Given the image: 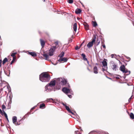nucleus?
Here are the masks:
<instances>
[{
  "label": "nucleus",
  "instance_id": "obj_19",
  "mask_svg": "<svg viewBox=\"0 0 134 134\" xmlns=\"http://www.w3.org/2000/svg\"><path fill=\"white\" fill-rule=\"evenodd\" d=\"M107 69V66H102V71L103 72L106 71Z\"/></svg>",
  "mask_w": 134,
  "mask_h": 134
},
{
  "label": "nucleus",
  "instance_id": "obj_33",
  "mask_svg": "<svg viewBox=\"0 0 134 134\" xmlns=\"http://www.w3.org/2000/svg\"><path fill=\"white\" fill-rule=\"evenodd\" d=\"M68 1L69 3H72L73 2V0H68Z\"/></svg>",
  "mask_w": 134,
  "mask_h": 134
},
{
  "label": "nucleus",
  "instance_id": "obj_21",
  "mask_svg": "<svg viewBox=\"0 0 134 134\" xmlns=\"http://www.w3.org/2000/svg\"><path fill=\"white\" fill-rule=\"evenodd\" d=\"M64 55V53L63 52H62L58 55V57L62 58L63 57Z\"/></svg>",
  "mask_w": 134,
  "mask_h": 134
},
{
  "label": "nucleus",
  "instance_id": "obj_36",
  "mask_svg": "<svg viewBox=\"0 0 134 134\" xmlns=\"http://www.w3.org/2000/svg\"><path fill=\"white\" fill-rule=\"evenodd\" d=\"M125 57H126V58H127L128 60H130V58L129 57H127L126 56Z\"/></svg>",
  "mask_w": 134,
  "mask_h": 134
},
{
  "label": "nucleus",
  "instance_id": "obj_3",
  "mask_svg": "<svg viewBox=\"0 0 134 134\" xmlns=\"http://www.w3.org/2000/svg\"><path fill=\"white\" fill-rule=\"evenodd\" d=\"M120 70L122 71L123 73H126V75H128L130 74V71L125 68L124 65H122L120 68Z\"/></svg>",
  "mask_w": 134,
  "mask_h": 134
},
{
  "label": "nucleus",
  "instance_id": "obj_24",
  "mask_svg": "<svg viewBox=\"0 0 134 134\" xmlns=\"http://www.w3.org/2000/svg\"><path fill=\"white\" fill-rule=\"evenodd\" d=\"M130 116L132 119H134V115L133 113H131L130 114Z\"/></svg>",
  "mask_w": 134,
  "mask_h": 134
},
{
  "label": "nucleus",
  "instance_id": "obj_25",
  "mask_svg": "<svg viewBox=\"0 0 134 134\" xmlns=\"http://www.w3.org/2000/svg\"><path fill=\"white\" fill-rule=\"evenodd\" d=\"M43 55L45 58V59L46 60H47L49 58V56L46 54H43Z\"/></svg>",
  "mask_w": 134,
  "mask_h": 134
},
{
  "label": "nucleus",
  "instance_id": "obj_29",
  "mask_svg": "<svg viewBox=\"0 0 134 134\" xmlns=\"http://www.w3.org/2000/svg\"><path fill=\"white\" fill-rule=\"evenodd\" d=\"M3 112H4V115L5 117V118H6L7 120L9 121V120H8V116H7V114H6V113L4 111H3Z\"/></svg>",
  "mask_w": 134,
  "mask_h": 134
},
{
  "label": "nucleus",
  "instance_id": "obj_40",
  "mask_svg": "<svg viewBox=\"0 0 134 134\" xmlns=\"http://www.w3.org/2000/svg\"><path fill=\"white\" fill-rule=\"evenodd\" d=\"M102 46L104 48V49H105V45L104 44L103 45H102Z\"/></svg>",
  "mask_w": 134,
  "mask_h": 134
},
{
  "label": "nucleus",
  "instance_id": "obj_44",
  "mask_svg": "<svg viewBox=\"0 0 134 134\" xmlns=\"http://www.w3.org/2000/svg\"><path fill=\"white\" fill-rule=\"evenodd\" d=\"M114 55L113 54H112L111 55V56L112 58H113L114 57Z\"/></svg>",
  "mask_w": 134,
  "mask_h": 134
},
{
  "label": "nucleus",
  "instance_id": "obj_11",
  "mask_svg": "<svg viewBox=\"0 0 134 134\" xmlns=\"http://www.w3.org/2000/svg\"><path fill=\"white\" fill-rule=\"evenodd\" d=\"M58 61L59 62L64 61L65 62H66L67 61V59L66 58H63L58 59Z\"/></svg>",
  "mask_w": 134,
  "mask_h": 134
},
{
  "label": "nucleus",
  "instance_id": "obj_58",
  "mask_svg": "<svg viewBox=\"0 0 134 134\" xmlns=\"http://www.w3.org/2000/svg\"><path fill=\"white\" fill-rule=\"evenodd\" d=\"M54 65H56V64H54Z\"/></svg>",
  "mask_w": 134,
  "mask_h": 134
},
{
  "label": "nucleus",
  "instance_id": "obj_20",
  "mask_svg": "<svg viewBox=\"0 0 134 134\" xmlns=\"http://www.w3.org/2000/svg\"><path fill=\"white\" fill-rule=\"evenodd\" d=\"M81 55L82 56L83 59L84 60L87 61V59L86 58V56L84 54L82 53Z\"/></svg>",
  "mask_w": 134,
  "mask_h": 134
},
{
  "label": "nucleus",
  "instance_id": "obj_22",
  "mask_svg": "<svg viewBox=\"0 0 134 134\" xmlns=\"http://www.w3.org/2000/svg\"><path fill=\"white\" fill-rule=\"evenodd\" d=\"M103 66H107V62L105 60H103L102 62Z\"/></svg>",
  "mask_w": 134,
  "mask_h": 134
},
{
  "label": "nucleus",
  "instance_id": "obj_28",
  "mask_svg": "<svg viewBox=\"0 0 134 134\" xmlns=\"http://www.w3.org/2000/svg\"><path fill=\"white\" fill-rule=\"evenodd\" d=\"M45 104L44 103H42L40 104V108H43V107H45Z\"/></svg>",
  "mask_w": 134,
  "mask_h": 134
},
{
  "label": "nucleus",
  "instance_id": "obj_43",
  "mask_svg": "<svg viewBox=\"0 0 134 134\" xmlns=\"http://www.w3.org/2000/svg\"><path fill=\"white\" fill-rule=\"evenodd\" d=\"M55 44L56 46L58 45V41L55 42Z\"/></svg>",
  "mask_w": 134,
  "mask_h": 134
},
{
  "label": "nucleus",
  "instance_id": "obj_16",
  "mask_svg": "<svg viewBox=\"0 0 134 134\" xmlns=\"http://www.w3.org/2000/svg\"><path fill=\"white\" fill-rule=\"evenodd\" d=\"M81 12V10L79 9H77L75 10V13L76 14H80Z\"/></svg>",
  "mask_w": 134,
  "mask_h": 134
},
{
  "label": "nucleus",
  "instance_id": "obj_54",
  "mask_svg": "<svg viewBox=\"0 0 134 134\" xmlns=\"http://www.w3.org/2000/svg\"><path fill=\"white\" fill-rule=\"evenodd\" d=\"M83 43L82 44H81V46H81L82 45V43Z\"/></svg>",
  "mask_w": 134,
  "mask_h": 134
},
{
  "label": "nucleus",
  "instance_id": "obj_55",
  "mask_svg": "<svg viewBox=\"0 0 134 134\" xmlns=\"http://www.w3.org/2000/svg\"><path fill=\"white\" fill-rule=\"evenodd\" d=\"M43 2H45V0H43Z\"/></svg>",
  "mask_w": 134,
  "mask_h": 134
},
{
  "label": "nucleus",
  "instance_id": "obj_6",
  "mask_svg": "<svg viewBox=\"0 0 134 134\" xmlns=\"http://www.w3.org/2000/svg\"><path fill=\"white\" fill-rule=\"evenodd\" d=\"M112 65H111V68L113 71H116L118 70V67L117 64L114 62H112L111 63Z\"/></svg>",
  "mask_w": 134,
  "mask_h": 134
},
{
  "label": "nucleus",
  "instance_id": "obj_45",
  "mask_svg": "<svg viewBox=\"0 0 134 134\" xmlns=\"http://www.w3.org/2000/svg\"><path fill=\"white\" fill-rule=\"evenodd\" d=\"M78 131H75V134H77Z\"/></svg>",
  "mask_w": 134,
  "mask_h": 134
},
{
  "label": "nucleus",
  "instance_id": "obj_56",
  "mask_svg": "<svg viewBox=\"0 0 134 134\" xmlns=\"http://www.w3.org/2000/svg\"><path fill=\"white\" fill-rule=\"evenodd\" d=\"M106 133L107 134H109L108 133V132H107V133Z\"/></svg>",
  "mask_w": 134,
  "mask_h": 134
},
{
  "label": "nucleus",
  "instance_id": "obj_52",
  "mask_svg": "<svg viewBox=\"0 0 134 134\" xmlns=\"http://www.w3.org/2000/svg\"><path fill=\"white\" fill-rule=\"evenodd\" d=\"M87 62L88 64L89 62H88V61L87 60Z\"/></svg>",
  "mask_w": 134,
  "mask_h": 134
},
{
  "label": "nucleus",
  "instance_id": "obj_15",
  "mask_svg": "<svg viewBox=\"0 0 134 134\" xmlns=\"http://www.w3.org/2000/svg\"><path fill=\"white\" fill-rule=\"evenodd\" d=\"M77 29V25L76 23H75L73 25V29L76 32Z\"/></svg>",
  "mask_w": 134,
  "mask_h": 134
},
{
  "label": "nucleus",
  "instance_id": "obj_1",
  "mask_svg": "<svg viewBox=\"0 0 134 134\" xmlns=\"http://www.w3.org/2000/svg\"><path fill=\"white\" fill-rule=\"evenodd\" d=\"M50 79L49 75L46 72L42 73L40 75V80L42 82H48Z\"/></svg>",
  "mask_w": 134,
  "mask_h": 134
},
{
  "label": "nucleus",
  "instance_id": "obj_7",
  "mask_svg": "<svg viewBox=\"0 0 134 134\" xmlns=\"http://www.w3.org/2000/svg\"><path fill=\"white\" fill-rule=\"evenodd\" d=\"M63 91L66 94H67L69 93H71L72 92L71 90L66 87H64L62 88Z\"/></svg>",
  "mask_w": 134,
  "mask_h": 134
},
{
  "label": "nucleus",
  "instance_id": "obj_13",
  "mask_svg": "<svg viewBox=\"0 0 134 134\" xmlns=\"http://www.w3.org/2000/svg\"><path fill=\"white\" fill-rule=\"evenodd\" d=\"M28 53L29 54L31 55L32 57H35L37 56L35 52H28Z\"/></svg>",
  "mask_w": 134,
  "mask_h": 134
},
{
  "label": "nucleus",
  "instance_id": "obj_30",
  "mask_svg": "<svg viewBox=\"0 0 134 134\" xmlns=\"http://www.w3.org/2000/svg\"><path fill=\"white\" fill-rule=\"evenodd\" d=\"M65 108L66 110L69 112L70 111V109L69 107L67 106H66Z\"/></svg>",
  "mask_w": 134,
  "mask_h": 134
},
{
  "label": "nucleus",
  "instance_id": "obj_34",
  "mask_svg": "<svg viewBox=\"0 0 134 134\" xmlns=\"http://www.w3.org/2000/svg\"><path fill=\"white\" fill-rule=\"evenodd\" d=\"M2 108L3 110L5 109V106L4 105H2Z\"/></svg>",
  "mask_w": 134,
  "mask_h": 134
},
{
  "label": "nucleus",
  "instance_id": "obj_42",
  "mask_svg": "<svg viewBox=\"0 0 134 134\" xmlns=\"http://www.w3.org/2000/svg\"><path fill=\"white\" fill-rule=\"evenodd\" d=\"M62 104L63 105L65 106V107L67 105H66L65 104H64L63 103H62Z\"/></svg>",
  "mask_w": 134,
  "mask_h": 134
},
{
  "label": "nucleus",
  "instance_id": "obj_4",
  "mask_svg": "<svg viewBox=\"0 0 134 134\" xmlns=\"http://www.w3.org/2000/svg\"><path fill=\"white\" fill-rule=\"evenodd\" d=\"M96 39V36L95 35H94L92 41L89 42L87 45V46L88 48H90L93 46V43L95 42Z\"/></svg>",
  "mask_w": 134,
  "mask_h": 134
},
{
  "label": "nucleus",
  "instance_id": "obj_41",
  "mask_svg": "<svg viewBox=\"0 0 134 134\" xmlns=\"http://www.w3.org/2000/svg\"><path fill=\"white\" fill-rule=\"evenodd\" d=\"M62 104L63 105L65 106V107L67 105H66L65 104H64L63 103H62Z\"/></svg>",
  "mask_w": 134,
  "mask_h": 134
},
{
  "label": "nucleus",
  "instance_id": "obj_26",
  "mask_svg": "<svg viewBox=\"0 0 134 134\" xmlns=\"http://www.w3.org/2000/svg\"><path fill=\"white\" fill-rule=\"evenodd\" d=\"M8 61V59L6 58H5L3 60V64H4L7 62Z\"/></svg>",
  "mask_w": 134,
  "mask_h": 134
},
{
  "label": "nucleus",
  "instance_id": "obj_12",
  "mask_svg": "<svg viewBox=\"0 0 134 134\" xmlns=\"http://www.w3.org/2000/svg\"><path fill=\"white\" fill-rule=\"evenodd\" d=\"M93 72L95 74H97L98 73V68L96 66H95L93 68Z\"/></svg>",
  "mask_w": 134,
  "mask_h": 134
},
{
  "label": "nucleus",
  "instance_id": "obj_17",
  "mask_svg": "<svg viewBox=\"0 0 134 134\" xmlns=\"http://www.w3.org/2000/svg\"><path fill=\"white\" fill-rule=\"evenodd\" d=\"M83 25L86 30H88L89 29V26L86 23Z\"/></svg>",
  "mask_w": 134,
  "mask_h": 134
},
{
  "label": "nucleus",
  "instance_id": "obj_18",
  "mask_svg": "<svg viewBox=\"0 0 134 134\" xmlns=\"http://www.w3.org/2000/svg\"><path fill=\"white\" fill-rule=\"evenodd\" d=\"M4 72L5 74L8 76H9V74L10 72V70H8L7 71H4Z\"/></svg>",
  "mask_w": 134,
  "mask_h": 134
},
{
  "label": "nucleus",
  "instance_id": "obj_50",
  "mask_svg": "<svg viewBox=\"0 0 134 134\" xmlns=\"http://www.w3.org/2000/svg\"><path fill=\"white\" fill-rule=\"evenodd\" d=\"M34 108V107L32 108L31 109H33Z\"/></svg>",
  "mask_w": 134,
  "mask_h": 134
},
{
  "label": "nucleus",
  "instance_id": "obj_49",
  "mask_svg": "<svg viewBox=\"0 0 134 134\" xmlns=\"http://www.w3.org/2000/svg\"><path fill=\"white\" fill-rule=\"evenodd\" d=\"M100 43V42H99L98 43V44H97V45H98V44H99Z\"/></svg>",
  "mask_w": 134,
  "mask_h": 134
},
{
  "label": "nucleus",
  "instance_id": "obj_37",
  "mask_svg": "<svg viewBox=\"0 0 134 134\" xmlns=\"http://www.w3.org/2000/svg\"><path fill=\"white\" fill-rule=\"evenodd\" d=\"M68 96L70 98H71L72 97V96L71 95L68 94Z\"/></svg>",
  "mask_w": 134,
  "mask_h": 134
},
{
  "label": "nucleus",
  "instance_id": "obj_32",
  "mask_svg": "<svg viewBox=\"0 0 134 134\" xmlns=\"http://www.w3.org/2000/svg\"><path fill=\"white\" fill-rule=\"evenodd\" d=\"M16 58H13V60L11 61V63L10 64H11V65L16 60Z\"/></svg>",
  "mask_w": 134,
  "mask_h": 134
},
{
  "label": "nucleus",
  "instance_id": "obj_47",
  "mask_svg": "<svg viewBox=\"0 0 134 134\" xmlns=\"http://www.w3.org/2000/svg\"><path fill=\"white\" fill-rule=\"evenodd\" d=\"M2 63V60L0 59V67L1 66V64Z\"/></svg>",
  "mask_w": 134,
  "mask_h": 134
},
{
  "label": "nucleus",
  "instance_id": "obj_48",
  "mask_svg": "<svg viewBox=\"0 0 134 134\" xmlns=\"http://www.w3.org/2000/svg\"><path fill=\"white\" fill-rule=\"evenodd\" d=\"M107 77V78H108L109 79H111V78H110V77Z\"/></svg>",
  "mask_w": 134,
  "mask_h": 134
},
{
  "label": "nucleus",
  "instance_id": "obj_14",
  "mask_svg": "<svg viewBox=\"0 0 134 134\" xmlns=\"http://www.w3.org/2000/svg\"><path fill=\"white\" fill-rule=\"evenodd\" d=\"M41 44L42 47H43L45 45V42L42 39H40Z\"/></svg>",
  "mask_w": 134,
  "mask_h": 134
},
{
  "label": "nucleus",
  "instance_id": "obj_38",
  "mask_svg": "<svg viewBox=\"0 0 134 134\" xmlns=\"http://www.w3.org/2000/svg\"><path fill=\"white\" fill-rule=\"evenodd\" d=\"M23 118L22 119H21L20 120H18V122L19 123H20V122L21 121V120H23Z\"/></svg>",
  "mask_w": 134,
  "mask_h": 134
},
{
  "label": "nucleus",
  "instance_id": "obj_35",
  "mask_svg": "<svg viewBox=\"0 0 134 134\" xmlns=\"http://www.w3.org/2000/svg\"><path fill=\"white\" fill-rule=\"evenodd\" d=\"M80 48V47H79L78 46H77L75 47V49L76 50H77L79 49Z\"/></svg>",
  "mask_w": 134,
  "mask_h": 134
},
{
  "label": "nucleus",
  "instance_id": "obj_23",
  "mask_svg": "<svg viewBox=\"0 0 134 134\" xmlns=\"http://www.w3.org/2000/svg\"><path fill=\"white\" fill-rule=\"evenodd\" d=\"M17 54L16 52L12 53L11 55V56L13 57V58H16L15 55Z\"/></svg>",
  "mask_w": 134,
  "mask_h": 134
},
{
  "label": "nucleus",
  "instance_id": "obj_9",
  "mask_svg": "<svg viewBox=\"0 0 134 134\" xmlns=\"http://www.w3.org/2000/svg\"><path fill=\"white\" fill-rule=\"evenodd\" d=\"M55 81L53 80L51 81L50 83L46 85V87H52V86H54L55 85Z\"/></svg>",
  "mask_w": 134,
  "mask_h": 134
},
{
  "label": "nucleus",
  "instance_id": "obj_5",
  "mask_svg": "<svg viewBox=\"0 0 134 134\" xmlns=\"http://www.w3.org/2000/svg\"><path fill=\"white\" fill-rule=\"evenodd\" d=\"M57 48L56 46H52L49 51L48 54L50 56H52L53 55V53Z\"/></svg>",
  "mask_w": 134,
  "mask_h": 134
},
{
  "label": "nucleus",
  "instance_id": "obj_51",
  "mask_svg": "<svg viewBox=\"0 0 134 134\" xmlns=\"http://www.w3.org/2000/svg\"><path fill=\"white\" fill-rule=\"evenodd\" d=\"M77 19L78 20H79V19H80V18H78H78H77Z\"/></svg>",
  "mask_w": 134,
  "mask_h": 134
},
{
  "label": "nucleus",
  "instance_id": "obj_8",
  "mask_svg": "<svg viewBox=\"0 0 134 134\" xmlns=\"http://www.w3.org/2000/svg\"><path fill=\"white\" fill-rule=\"evenodd\" d=\"M13 122L15 125H19L20 123H19L17 121V118L16 116H14L12 118Z\"/></svg>",
  "mask_w": 134,
  "mask_h": 134
},
{
  "label": "nucleus",
  "instance_id": "obj_39",
  "mask_svg": "<svg viewBox=\"0 0 134 134\" xmlns=\"http://www.w3.org/2000/svg\"><path fill=\"white\" fill-rule=\"evenodd\" d=\"M132 95L131 96V97L130 98H129V99L128 101H129V102L130 101V100H131V99L132 98Z\"/></svg>",
  "mask_w": 134,
  "mask_h": 134
},
{
  "label": "nucleus",
  "instance_id": "obj_53",
  "mask_svg": "<svg viewBox=\"0 0 134 134\" xmlns=\"http://www.w3.org/2000/svg\"><path fill=\"white\" fill-rule=\"evenodd\" d=\"M68 87H70V86H69V85H68Z\"/></svg>",
  "mask_w": 134,
  "mask_h": 134
},
{
  "label": "nucleus",
  "instance_id": "obj_2",
  "mask_svg": "<svg viewBox=\"0 0 134 134\" xmlns=\"http://www.w3.org/2000/svg\"><path fill=\"white\" fill-rule=\"evenodd\" d=\"M56 82H57L59 84H60L62 85H65L67 83V81L66 80L62 78H57L56 80Z\"/></svg>",
  "mask_w": 134,
  "mask_h": 134
},
{
  "label": "nucleus",
  "instance_id": "obj_57",
  "mask_svg": "<svg viewBox=\"0 0 134 134\" xmlns=\"http://www.w3.org/2000/svg\"><path fill=\"white\" fill-rule=\"evenodd\" d=\"M25 116H24V118H25Z\"/></svg>",
  "mask_w": 134,
  "mask_h": 134
},
{
  "label": "nucleus",
  "instance_id": "obj_27",
  "mask_svg": "<svg viewBox=\"0 0 134 134\" xmlns=\"http://www.w3.org/2000/svg\"><path fill=\"white\" fill-rule=\"evenodd\" d=\"M51 101L54 102V100L52 98H50L47 99L46 100V101L47 102H49V101Z\"/></svg>",
  "mask_w": 134,
  "mask_h": 134
},
{
  "label": "nucleus",
  "instance_id": "obj_46",
  "mask_svg": "<svg viewBox=\"0 0 134 134\" xmlns=\"http://www.w3.org/2000/svg\"><path fill=\"white\" fill-rule=\"evenodd\" d=\"M69 112L72 114H74V113L73 112H72L71 110Z\"/></svg>",
  "mask_w": 134,
  "mask_h": 134
},
{
  "label": "nucleus",
  "instance_id": "obj_31",
  "mask_svg": "<svg viewBox=\"0 0 134 134\" xmlns=\"http://www.w3.org/2000/svg\"><path fill=\"white\" fill-rule=\"evenodd\" d=\"M93 25L94 27H96L97 26V25L96 22L95 21H93Z\"/></svg>",
  "mask_w": 134,
  "mask_h": 134
},
{
  "label": "nucleus",
  "instance_id": "obj_10",
  "mask_svg": "<svg viewBox=\"0 0 134 134\" xmlns=\"http://www.w3.org/2000/svg\"><path fill=\"white\" fill-rule=\"evenodd\" d=\"M45 91L48 92H49L52 91V88L50 87H46V86L45 87Z\"/></svg>",
  "mask_w": 134,
  "mask_h": 134
}]
</instances>
